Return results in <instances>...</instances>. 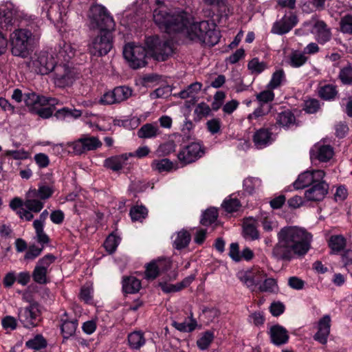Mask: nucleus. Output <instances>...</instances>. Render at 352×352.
Returning <instances> with one entry per match:
<instances>
[{"label":"nucleus","mask_w":352,"mask_h":352,"mask_svg":"<svg viewBox=\"0 0 352 352\" xmlns=\"http://www.w3.org/2000/svg\"><path fill=\"white\" fill-rule=\"evenodd\" d=\"M277 242L272 250V255L278 260L290 261L295 256L305 255L311 247L313 235L305 228L286 226L276 234Z\"/></svg>","instance_id":"obj_1"},{"label":"nucleus","mask_w":352,"mask_h":352,"mask_svg":"<svg viewBox=\"0 0 352 352\" xmlns=\"http://www.w3.org/2000/svg\"><path fill=\"white\" fill-rule=\"evenodd\" d=\"M157 8L153 11V20L158 27L168 33L182 30L186 25L188 16L181 10H170L165 0H153Z\"/></svg>","instance_id":"obj_2"},{"label":"nucleus","mask_w":352,"mask_h":352,"mask_svg":"<svg viewBox=\"0 0 352 352\" xmlns=\"http://www.w3.org/2000/svg\"><path fill=\"white\" fill-rule=\"evenodd\" d=\"M188 16V23L182 30L175 32H184L188 37L195 41H199L209 46L216 45L220 39L219 31L216 29L214 23L203 21L199 23H192V17Z\"/></svg>","instance_id":"obj_3"},{"label":"nucleus","mask_w":352,"mask_h":352,"mask_svg":"<svg viewBox=\"0 0 352 352\" xmlns=\"http://www.w3.org/2000/svg\"><path fill=\"white\" fill-rule=\"evenodd\" d=\"M11 52L15 56L28 57L32 51L33 41L32 32L26 29L14 30L10 36Z\"/></svg>","instance_id":"obj_4"},{"label":"nucleus","mask_w":352,"mask_h":352,"mask_svg":"<svg viewBox=\"0 0 352 352\" xmlns=\"http://www.w3.org/2000/svg\"><path fill=\"white\" fill-rule=\"evenodd\" d=\"M89 27L91 30H111L115 26L113 18L101 5L92 6L88 13Z\"/></svg>","instance_id":"obj_5"},{"label":"nucleus","mask_w":352,"mask_h":352,"mask_svg":"<svg viewBox=\"0 0 352 352\" xmlns=\"http://www.w3.org/2000/svg\"><path fill=\"white\" fill-rule=\"evenodd\" d=\"M19 13L16 8L10 2L0 6V29L8 30L16 21ZM8 41L6 36L0 32V55L7 49Z\"/></svg>","instance_id":"obj_6"},{"label":"nucleus","mask_w":352,"mask_h":352,"mask_svg":"<svg viewBox=\"0 0 352 352\" xmlns=\"http://www.w3.org/2000/svg\"><path fill=\"white\" fill-rule=\"evenodd\" d=\"M148 56L159 61L165 60L173 53L169 42L161 41L158 36L148 37L146 40Z\"/></svg>","instance_id":"obj_7"},{"label":"nucleus","mask_w":352,"mask_h":352,"mask_svg":"<svg viewBox=\"0 0 352 352\" xmlns=\"http://www.w3.org/2000/svg\"><path fill=\"white\" fill-rule=\"evenodd\" d=\"M123 56L131 67L138 69L146 64L147 49L146 50L141 45L129 43L124 47Z\"/></svg>","instance_id":"obj_8"},{"label":"nucleus","mask_w":352,"mask_h":352,"mask_svg":"<svg viewBox=\"0 0 352 352\" xmlns=\"http://www.w3.org/2000/svg\"><path fill=\"white\" fill-rule=\"evenodd\" d=\"M99 34L91 38L88 45L89 52L96 56L106 55L112 47L110 30H99Z\"/></svg>","instance_id":"obj_9"},{"label":"nucleus","mask_w":352,"mask_h":352,"mask_svg":"<svg viewBox=\"0 0 352 352\" xmlns=\"http://www.w3.org/2000/svg\"><path fill=\"white\" fill-rule=\"evenodd\" d=\"M77 78L74 68L68 63H56L53 70V82L58 87L70 86Z\"/></svg>","instance_id":"obj_10"},{"label":"nucleus","mask_w":352,"mask_h":352,"mask_svg":"<svg viewBox=\"0 0 352 352\" xmlns=\"http://www.w3.org/2000/svg\"><path fill=\"white\" fill-rule=\"evenodd\" d=\"M101 146L102 142L97 137L88 135H84L77 140L67 143V147L77 155L96 150Z\"/></svg>","instance_id":"obj_11"},{"label":"nucleus","mask_w":352,"mask_h":352,"mask_svg":"<svg viewBox=\"0 0 352 352\" xmlns=\"http://www.w3.org/2000/svg\"><path fill=\"white\" fill-rule=\"evenodd\" d=\"M132 96V89L126 86H119L105 92L100 98L99 103L111 105L125 101Z\"/></svg>","instance_id":"obj_12"},{"label":"nucleus","mask_w":352,"mask_h":352,"mask_svg":"<svg viewBox=\"0 0 352 352\" xmlns=\"http://www.w3.org/2000/svg\"><path fill=\"white\" fill-rule=\"evenodd\" d=\"M40 310L36 303H32L25 308L19 309L18 318L25 328H32L38 325Z\"/></svg>","instance_id":"obj_13"},{"label":"nucleus","mask_w":352,"mask_h":352,"mask_svg":"<svg viewBox=\"0 0 352 352\" xmlns=\"http://www.w3.org/2000/svg\"><path fill=\"white\" fill-rule=\"evenodd\" d=\"M265 277V273L260 269L241 271L238 273L240 280L252 292L258 289L259 285Z\"/></svg>","instance_id":"obj_14"},{"label":"nucleus","mask_w":352,"mask_h":352,"mask_svg":"<svg viewBox=\"0 0 352 352\" xmlns=\"http://www.w3.org/2000/svg\"><path fill=\"white\" fill-rule=\"evenodd\" d=\"M36 72L42 75L47 74L56 67L57 62L52 54L47 52H41L32 60Z\"/></svg>","instance_id":"obj_15"},{"label":"nucleus","mask_w":352,"mask_h":352,"mask_svg":"<svg viewBox=\"0 0 352 352\" xmlns=\"http://www.w3.org/2000/svg\"><path fill=\"white\" fill-rule=\"evenodd\" d=\"M325 173L322 170H307L300 174L294 182V188L296 190L312 186L324 179Z\"/></svg>","instance_id":"obj_16"},{"label":"nucleus","mask_w":352,"mask_h":352,"mask_svg":"<svg viewBox=\"0 0 352 352\" xmlns=\"http://www.w3.org/2000/svg\"><path fill=\"white\" fill-rule=\"evenodd\" d=\"M204 149L200 142H195L185 146L179 153L178 159L184 164L195 162L204 155Z\"/></svg>","instance_id":"obj_17"},{"label":"nucleus","mask_w":352,"mask_h":352,"mask_svg":"<svg viewBox=\"0 0 352 352\" xmlns=\"http://www.w3.org/2000/svg\"><path fill=\"white\" fill-rule=\"evenodd\" d=\"M298 23V19L293 12L285 14L280 19L274 23L271 32L282 35L289 32Z\"/></svg>","instance_id":"obj_18"},{"label":"nucleus","mask_w":352,"mask_h":352,"mask_svg":"<svg viewBox=\"0 0 352 352\" xmlns=\"http://www.w3.org/2000/svg\"><path fill=\"white\" fill-rule=\"evenodd\" d=\"M309 153L311 161L318 160L321 162H327L333 157L334 151L331 146L320 141L312 146Z\"/></svg>","instance_id":"obj_19"},{"label":"nucleus","mask_w":352,"mask_h":352,"mask_svg":"<svg viewBox=\"0 0 352 352\" xmlns=\"http://www.w3.org/2000/svg\"><path fill=\"white\" fill-rule=\"evenodd\" d=\"M24 102L29 110L34 112L40 107L50 104L54 106L58 104L56 99L46 98L43 96H38L35 93H28L25 94Z\"/></svg>","instance_id":"obj_20"},{"label":"nucleus","mask_w":352,"mask_h":352,"mask_svg":"<svg viewBox=\"0 0 352 352\" xmlns=\"http://www.w3.org/2000/svg\"><path fill=\"white\" fill-rule=\"evenodd\" d=\"M327 192L328 185L322 179L305 192V197L307 201H320L324 198Z\"/></svg>","instance_id":"obj_21"},{"label":"nucleus","mask_w":352,"mask_h":352,"mask_svg":"<svg viewBox=\"0 0 352 352\" xmlns=\"http://www.w3.org/2000/svg\"><path fill=\"white\" fill-rule=\"evenodd\" d=\"M132 157L131 153L112 156L104 160V166L113 171H118L129 165V160Z\"/></svg>","instance_id":"obj_22"},{"label":"nucleus","mask_w":352,"mask_h":352,"mask_svg":"<svg viewBox=\"0 0 352 352\" xmlns=\"http://www.w3.org/2000/svg\"><path fill=\"white\" fill-rule=\"evenodd\" d=\"M55 52L58 63H68L74 56L76 49L71 43L63 41L58 48L55 49Z\"/></svg>","instance_id":"obj_23"},{"label":"nucleus","mask_w":352,"mask_h":352,"mask_svg":"<svg viewBox=\"0 0 352 352\" xmlns=\"http://www.w3.org/2000/svg\"><path fill=\"white\" fill-rule=\"evenodd\" d=\"M331 317L324 315L318 323V331L314 336V339L321 344H325L330 333Z\"/></svg>","instance_id":"obj_24"},{"label":"nucleus","mask_w":352,"mask_h":352,"mask_svg":"<svg viewBox=\"0 0 352 352\" xmlns=\"http://www.w3.org/2000/svg\"><path fill=\"white\" fill-rule=\"evenodd\" d=\"M270 334L272 342L277 346L287 343L289 340L287 331L280 325L272 327L270 328Z\"/></svg>","instance_id":"obj_25"},{"label":"nucleus","mask_w":352,"mask_h":352,"mask_svg":"<svg viewBox=\"0 0 352 352\" xmlns=\"http://www.w3.org/2000/svg\"><path fill=\"white\" fill-rule=\"evenodd\" d=\"M312 32L316 35L317 41L321 44L327 43L331 37L330 30L322 21L316 22Z\"/></svg>","instance_id":"obj_26"},{"label":"nucleus","mask_w":352,"mask_h":352,"mask_svg":"<svg viewBox=\"0 0 352 352\" xmlns=\"http://www.w3.org/2000/svg\"><path fill=\"white\" fill-rule=\"evenodd\" d=\"M253 142L258 148H263L272 142V133L267 129H260L253 136Z\"/></svg>","instance_id":"obj_27"},{"label":"nucleus","mask_w":352,"mask_h":352,"mask_svg":"<svg viewBox=\"0 0 352 352\" xmlns=\"http://www.w3.org/2000/svg\"><path fill=\"white\" fill-rule=\"evenodd\" d=\"M24 201L21 198L15 197L10 202V207L20 217L21 219L30 221L34 218L33 214L24 207Z\"/></svg>","instance_id":"obj_28"},{"label":"nucleus","mask_w":352,"mask_h":352,"mask_svg":"<svg viewBox=\"0 0 352 352\" xmlns=\"http://www.w3.org/2000/svg\"><path fill=\"white\" fill-rule=\"evenodd\" d=\"M137 134L140 138L151 139L159 135L160 130L157 124L147 123L141 126Z\"/></svg>","instance_id":"obj_29"},{"label":"nucleus","mask_w":352,"mask_h":352,"mask_svg":"<svg viewBox=\"0 0 352 352\" xmlns=\"http://www.w3.org/2000/svg\"><path fill=\"white\" fill-rule=\"evenodd\" d=\"M275 119L276 125L284 129H289L296 122L294 115L289 110L278 113Z\"/></svg>","instance_id":"obj_30"},{"label":"nucleus","mask_w":352,"mask_h":352,"mask_svg":"<svg viewBox=\"0 0 352 352\" xmlns=\"http://www.w3.org/2000/svg\"><path fill=\"white\" fill-rule=\"evenodd\" d=\"M194 280V276H190L184 278L182 282L177 284H168L160 283V286L163 292L166 293L179 292L183 288L188 287Z\"/></svg>","instance_id":"obj_31"},{"label":"nucleus","mask_w":352,"mask_h":352,"mask_svg":"<svg viewBox=\"0 0 352 352\" xmlns=\"http://www.w3.org/2000/svg\"><path fill=\"white\" fill-rule=\"evenodd\" d=\"M29 191L31 197H36L42 201L50 198L54 192V188L52 186L41 184L38 186V189L31 188Z\"/></svg>","instance_id":"obj_32"},{"label":"nucleus","mask_w":352,"mask_h":352,"mask_svg":"<svg viewBox=\"0 0 352 352\" xmlns=\"http://www.w3.org/2000/svg\"><path fill=\"white\" fill-rule=\"evenodd\" d=\"M172 239L174 247L181 250L188 246L191 240V236L187 230H182L175 233Z\"/></svg>","instance_id":"obj_33"},{"label":"nucleus","mask_w":352,"mask_h":352,"mask_svg":"<svg viewBox=\"0 0 352 352\" xmlns=\"http://www.w3.org/2000/svg\"><path fill=\"white\" fill-rule=\"evenodd\" d=\"M146 343L144 333L141 331H135L128 335V344L133 350H138Z\"/></svg>","instance_id":"obj_34"},{"label":"nucleus","mask_w":352,"mask_h":352,"mask_svg":"<svg viewBox=\"0 0 352 352\" xmlns=\"http://www.w3.org/2000/svg\"><path fill=\"white\" fill-rule=\"evenodd\" d=\"M36 197H31L30 195V191L28 190L26 193V199L24 201V207L28 211L38 213L44 207V203L41 199H37Z\"/></svg>","instance_id":"obj_35"},{"label":"nucleus","mask_w":352,"mask_h":352,"mask_svg":"<svg viewBox=\"0 0 352 352\" xmlns=\"http://www.w3.org/2000/svg\"><path fill=\"white\" fill-rule=\"evenodd\" d=\"M172 325L181 332H191L194 331L197 326V322L190 314V317L184 322L173 321Z\"/></svg>","instance_id":"obj_36"},{"label":"nucleus","mask_w":352,"mask_h":352,"mask_svg":"<svg viewBox=\"0 0 352 352\" xmlns=\"http://www.w3.org/2000/svg\"><path fill=\"white\" fill-rule=\"evenodd\" d=\"M141 288V283L135 276L125 277L122 280V289L125 293L134 294Z\"/></svg>","instance_id":"obj_37"},{"label":"nucleus","mask_w":352,"mask_h":352,"mask_svg":"<svg viewBox=\"0 0 352 352\" xmlns=\"http://www.w3.org/2000/svg\"><path fill=\"white\" fill-rule=\"evenodd\" d=\"M285 82L286 76L285 72L282 69H280L273 73L267 87L270 89H275L280 87Z\"/></svg>","instance_id":"obj_38"},{"label":"nucleus","mask_w":352,"mask_h":352,"mask_svg":"<svg viewBox=\"0 0 352 352\" xmlns=\"http://www.w3.org/2000/svg\"><path fill=\"white\" fill-rule=\"evenodd\" d=\"M202 84L195 82L190 85L186 89L181 91L178 96L182 99L192 98L194 99L197 94L201 91Z\"/></svg>","instance_id":"obj_39"},{"label":"nucleus","mask_w":352,"mask_h":352,"mask_svg":"<svg viewBox=\"0 0 352 352\" xmlns=\"http://www.w3.org/2000/svg\"><path fill=\"white\" fill-rule=\"evenodd\" d=\"M153 170L159 173L169 172L173 168V164L167 158L155 160L151 163Z\"/></svg>","instance_id":"obj_40"},{"label":"nucleus","mask_w":352,"mask_h":352,"mask_svg":"<svg viewBox=\"0 0 352 352\" xmlns=\"http://www.w3.org/2000/svg\"><path fill=\"white\" fill-rule=\"evenodd\" d=\"M54 116L58 120H65L68 118H78L82 116V111L76 109L64 107L56 111Z\"/></svg>","instance_id":"obj_41"},{"label":"nucleus","mask_w":352,"mask_h":352,"mask_svg":"<svg viewBox=\"0 0 352 352\" xmlns=\"http://www.w3.org/2000/svg\"><path fill=\"white\" fill-rule=\"evenodd\" d=\"M261 180L258 177H249L243 181V189L249 194H252L261 186Z\"/></svg>","instance_id":"obj_42"},{"label":"nucleus","mask_w":352,"mask_h":352,"mask_svg":"<svg viewBox=\"0 0 352 352\" xmlns=\"http://www.w3.org/2000/svg\"><path fill=\"white\" fill-rule=\"evenodd\" d=\"M78 323L75 320H65L61 324V331L64 338L67 339L74 335Z\"/></svg>","instance_id":"obj_43"},{"label":"nucleus","mask_w":352,"mask_h":352,"mask_svg":"<svg viewBox=\"0 0 352 352\" xmlns=\"http://www.w3.org/2000/svg\"><path fill=\"white\" fill-rule=\"evenodd\" d=\"M329 245L333 252H338L344 248L346 240L341 235H334L331 236Z\"/></svg>","instance_id":"obj_44"},{"label":"nucleus","mask_w":352,"mask_h":352,"mask_svg":"<svg viewBox=\"0 0 352 352\" xmlns=\"http://www.w3.org/2000/svg\"><path fill=\"white\" fill-rule=\"evenodd\" d=\"M210 112L211 109L210 106L205 102H201L198 104L195 108L194 120L195 121H199L202 118L209 116Z\"/></svg>","instance_id":"obj_45"},{"label":"nucleus","mask_w":352,"mask_h":352,"mask_svg":"<svg viewBox=\"0 0 352 352\" xmlns=\"http://www.w3.org/2000/svg\"><path fill=\"white\" fill-rule=\"evenodd\" d=\"M266 63L260 61L258 58H254L248 63V68L252 74H259L266 69Z\"/></svg>","instance_id":"obj_46"},{"label":"nucleus","mask_w":352,"mask_h":352,"mask_svg":"<svg viewBox=\"0 0 352 352\" xmlns=\"http://www.w3.org/2000/svg\"><path fill=\"white\" fill-rule=\"evenodd\" d=\"M277 289L276 280L272 278H265L258 287V290L261 292H274Z\"/></svg>","instance_id":"obj_47"},{"label":"nucleus","mask_w":352,"mask_h":352,"mask_svg":"<svg viewBox=\"0 0 352 352\" xmlns=\"http://www.w3.org/2000/svg\"><path fill=\"white\" fill-rule=\"evenodd\" d=\"M307 61V57L304 53L298 51L293 52L290 55L289 64L294 67H299Z\"/></svg>","instance_id":"obj_48"},{"label":"nucleus","mask_w":352,"mask_h":352,"mask_svg":"<svg viewBox=\"0 0 352 352\" xmlns=\"http://www.w3.org/2000/svg\"><path fill=\"white\" fill-rule=\"evenodd\" d=\"M147 214L148 210L143 206H135L130 210V215L133 221H142Z\"/></svg>","instance_id":"obj_49"},{"label":"nucleus","mask_w":352,"mask_h":352,"mask_svg":"<svg viewBox=\"0 0 352 352\" xmlns=\"http://www.w3.org/2000/svg\"><path fill=\"white\" fill-rule=\"evenodd\" d=\"M217 217V210L214 208H209L203 214L201 219V223L204 226H209L215 221Z\"/></svg>","instance_id":"obj_50"},{"label":"nucleus","mask_w":352,"mask_h":352,"mask_svg":"<svg viewBox=\"0 0 352 352\" xmlns=\"http://www.w3.org/2000/svg\"><path fill=\"white\" fill-rule=\"evenodd\" d=\"M222 207L226 212L231 213L237 211L241 207V204L237 199L229 197L223 201Z\"/></svg>","instance_id":"obj_51"},{"label":"nucleus","mask_w":352,"mask_h":352,"mask_svg":"<svg viewBox=\"0 0 352 352\" xmlns=\"http://www.w3.org/2000/svg\"><path fill=\"white\" fill-rule=\"evenodd\" d=\"M120 239L113 234H111L104 243L106 250L110 254L113 253L119 245Z\"/></svg>","instance_id":"obj_52"},{"label":"nucleus","mask_w":352,"mask_h":352,"mask_svg":"<svg viewBox=\"0 0 352 352\" xmlns=\"http://www.w3.org/2000/svg\"><path fill=\"white\" fill-rule=\"evenodd\" d=\"M337 94L336 87L333 85H327L320 87L319 95L325 100H331L335 97Z\"/></svg>","instance_id":"obj_53"},{"label":"nucleus","mask_w":352,"mask_h":352,"mask_svg":"<svg viewBox=\"0 0 352 352\" xmlns=\"http://www.w3.org/2000/svg\"><path fill=\"white\" fill-rule=\"evenodd\" d=\"M48 272L41 269L40 267L36 265L33 272L32 277L34 280L38 284H45L47 283V275Z\"/></svg>","instance_id":"obj_54"},{"label":"nucleus","mask_w":352,"mask_h":352,"mask_svg":"<svg viewBox=\"0 0 352 352\" xmlns=\"http://www.w3.org/2000/svg\"><path fill=\"white\" fill-rule=\"evenodd\" d=\"M214 336L212 333L209 331L205 332L201 337L197 340V344L199 349L201 350H205L208 349V347L211 344L213 340Z\"/></svg>","instance_id":"obj_55"},{"label":"nucleus","mask_w":352,"mask_h":352,"mask_svg":"<svg viewBox=\"0 0 352 352\" xmlns=\"http://www.w3.org/2000/svg\"><path fill=\"white\" fill-rule=\"evenodd\" d=\"M33 226L36 232L37 241L42 244H46L49 242V237L43 230L44 225L38 223H33Z\"/></svg>","instance_id":"obj_56"},{"label":"nucleus","mask_w":352,"mask_h":352,"mask_svg":"<svg viewBox=\"0 0 352 352\" xmlns=\"http://www.w3.org/2000/svg\"><path fill=\"white\" fill-rule=\"evenodd\" d=\"M4 155L6 157H12L16 160H22L28 159L30 156V153L24 149L7 150L5 151Z\"/></svg>","instance_id":"obj_57"},{"label":"nucleus","mask_w":352,"mask_h":352,"mask_svg":"<svg viewBox=\"0 0 352 352\" xmlns=\"http://www.w3.org/2000/svg\"><path fill=\"white\" fill-rule=\"evenodd\" d=\"M26 346L32 349H41L46 346V341L42 336H36L26 342Z\"/></svg>","instance_id":"obj_58"},{"label":"nucleus","mask_w":352,"mask_h":352,"mask_svg":"<svg viewBox=\"0 0 352 352\" xmlns=\"http://www.w3.org/2000/svg\"><path fill=\"white\" fill-rule=\"evenodd\" d=\"M274 89H270L267 88V90H264L259 94H256V98L257 100L261 103H267L272 102L274 99Z\"/></svg>","instance_id":"obj_59"},{"label":"nucleus","mask_w":352,"mask_h":352,"mask_svg":"<svg viewBox=\"0 0 352 352\" xmlns=\"http://www.w3.org/2000/svg\"><path fill=\"white\" fill-rule=\"evenodd\" d=\"M55 259L56 257L52 254H47L38 260L36 265L49 273V267L55 261Z\"/></svg>","instance_id":"obj_60"},{"label":"nucleus","mask_w":352,"mask_h":352,"mask_svg":"<svg viewBox=\"0 0 352 352\" xmlns=\"http://www.w3.org/2000/svg\"><path fill=\"white\" fill-rule=\"evenodd\" d=\"M160 271L155 261L151 262L146 267L145 276L147 279H155L159 274Z\"/></svg>","instance_id":"obj_61"},{"label":"nucleus","mask_w":352,"mask_h":352,"mask_svg":"<svg viewBox=\"0 0 352 352\" xmlns=\"http://www.w3.org/2000/svg\"><path fill=\"white\" fill-rule=\"evenodd\" d=\"M206 126L207 129L211 134H217L221 131V120L218 118L211 119L206 122Z\"/></svg>","instance_id":"obj_62"},{"label":"nucleus","mask_w":352,"mask_h":352,"mask_svg":"<svg viewBox=\"0 0 352 352\" xmlns=\"http://www.w3.org/2000/svg\"><path fill=\"white\" fill-rule=\"evenodd\" d=\"M339 77L344 84H352V67L343 68L340 72Z\"/></svg>","instance_id":"obj_63"},{"label":"nucleus","mask_w":352,"mask_h":352,"mask_svg":"<svg viewBox=\"0 0 352 352\" xmlns=\"http://www.w3.org/2000/svg\"><path fill=\"white\" fill-rule=\"evenodd\" d=\"M340 28L344 33H352V16L346 15L341 19Z\"/></svg>","instance_id":"obj_64"}]
</instances>
